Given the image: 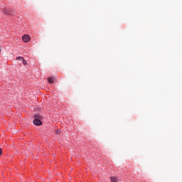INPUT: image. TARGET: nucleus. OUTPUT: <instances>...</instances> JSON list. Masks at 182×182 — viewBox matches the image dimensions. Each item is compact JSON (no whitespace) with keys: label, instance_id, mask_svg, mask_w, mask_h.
I'll return each mask as SVG.
<instances>
[{"label":"nucleus","instance_id":"nucleus-1","mask_svg":"<svg viewBox=\"0 0 182 182\" xmlns=\"http://www.w3.org/2000/svg\"><path fill=\"white\" fill-rule=\"evenodd\" d=\"M22 40L26 43L31 41V37L28 35H24L22 37Z\"/></svg>","mask_w":182,"mask_h":182},{"label":"nucleus","instance_id":"nucleus-2","mask_svg":"<svg viewBox=\"0 0 182 182\" xmlns=\"http://www.w3.org/2000/svg\"><path fill=\"white\" fill-rule=\"evenodd\" d=\"M33 124L36 126H41L42 124V121H41V119H34L33 120Z\"/></svg>","mask_w":182,"mask_h":182},{"label":"nucleus","instance_id":"nucleus-3","mask_svg":"<svg viewBox=\"0 0 182 182\" xmlns=\"http://www.w3.org/2000/svg\"><path fill=\"white\" fill-rule=\"evenodd\" d=\"M34 120H42V115L40 114H36L34 115Z\"/></svg>","mask_w":182,"mask_h":182},{"label":"nucleus","instance_id":"nucleus-4","mask_svg":"<svg viewBox=\"0 0 182 182\" xmlns=\"http://www.w3.org/2000/svg\"><path fill=\"white\" fill-rule=\"evenodd\" d=\"M53 82H55V77H48V83H53Z\"/></svg>","mask_w":182,"mask_h":182},{"label":"nucleus","instance_id":"nucleus-5","mask_svg":"<svg viewBox=\"0 0 182 182\" xmlns=\"http://www.w3.org/2000/svg\"><path fill=\"white\" fill-rule=\"evenodd\" d=\"M111 182H119L117 178L112 176L110 178Z\"/></svg>","mask_w":182,"mask_h":182},{"label":"nucleus","instance_id":"nucleus-6","mask_svg":"<svg viewBox=\"0 0 182 182\" xmlns=\"http://www.w3.org/2000/svg\"><path fill=\"white\" fill-rule=\"evenodd\" d=\"M4 13L6 15H9V11H8V10H6V9H4Z\"/></svg>","mask_w":182,"mask_h":182},{"label":"nucleus","instance_id":"nucleus-7","mask_svg":"<svg viewBox=\"0 0 182 182\" xmlns=\"http://www.w3.org/2000/svg\"><path fill=\"white\" fill-rule=\"evenodd\" d=\"M22 63H23V65H28V63L26 62V60H25V58L23 59Z\"/></svg>","mask_w":182,"mask_h":182},{"label":"nucleus","instance_id":"nucleus-8","mask_svg":"<svg viewBox=\"0 0 182 182\" xmlns=\"http://www.w3.org/2000/svg\"><path fill=\"white\" fill-rule=\"evenodd\" d=\"M17 60H23V57H17Z\"/></svg>","mask_w":182,"mask_h":182},{"label":"nucleus","instance_id":"nucleus-9","mask_svg":"<svg viewBox=\"0 0 182 182\" xmlns=\"http://www.w3.org/2000/svg\"><path fill=\"white\" fill-rule=\"evenodd\" d=\"M56 134H60V130L58 129V130L56 131Z\"/></svg>","mask_w":182,"mask_h":182},{"label":"nucleus","instance_id":"nucleus-10","mask_svg":"<svg viewBox=\"0 0 182 182\" xmlns=\"http://www.w3.org/2000/svg\"><path fill=\"white\" fill-rule=\"evenodd\" d=\"M2 155V149L0 148V156Z\"/></svg>","mask_w":182,"mask_h":182},{"label":"nucleus","instance_id":"nucleus-11","mask_svg":"<svg viewBox=\"0 0 182 182\" xmlns=\"http://www.w3.org/2000/svg\"><path fill=\"white\" fill-rule=\"evenodd\" d=\"M1 52H2V48L0 46V53H1Z\"/></svg>","mask_w":182,"mask_h":182}]
</instances>
